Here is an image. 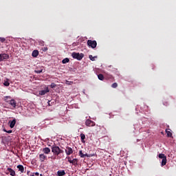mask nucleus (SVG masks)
Listing matches in <instances>:
<instances>
[{
    "mask_svg": "<svg viewBox=\"0 0 176 176\" xmlns=\"http://www.w3.org/2000/svg\"><path fill=\"white\" fill-rule=\"evenodd\" d=\"M80 138H81V142H82V144H85V142H86V141L85 140H86V135L84 133H81Z\"/></svg>",
    "mask_w": 176,
    "mask_h": 176,
    "instance_id": "nucleus-13",
    "label": "nucleus"
},
{
    "mask_svg": "<svg viewBox=\"0 0 176 176\" xmlns=\"http://www.w3.org/2000/svg\"><path fill=\"white\" fill-rule=\"evenodd\" d=\"M7 170L10 173V175L16 176V172L12 168H8Z\"/></svg>",
    "mask_w": 176,
    "mask_h": 176,
    "instance_id": "nucleus-10",
    "label": "nucleus"
},
{
    "mask_svg": "<svg viewBox=\"0 0 176 176\" xmlns=\"http://www.w3.org/2000/svg\"><path fill=\"white\" fill-rule=\"evenodd\" d=\"M78 155H79L80 157H85V154L83 153L82 150L79 151Z\"/></svg>",
    "mask_w": 176,
    "mask_h": 176,
    "instance_id": "nucleus-22",
    "label": "nucleus"
},
{
    "mask_svg": "<svg viewBox=\"0 0 176 176\" xmlns=\"http://www.w3.org/2000/svg\"><path fill=\"white\" fill-rule=\"evenodd\" d=\"M111 87H113V89H116V87H118V84L116 82L113 83Z\"/></svg>",
    "mask_w": 176,
    "mask_h": 176,
    "instance_id": "nucleus-26",
    "label": "nucleus"
},
{
    "mask_svg": "<svg viewBox=\"0 0 176 176\" xmlns=\"http://www.w3.org/2000/svg\"><path fill=\"white\" fill-rule=\"evenodd\" d=\"M49 91H50V89H49V87H46L44 90L39 91L38 94L39 96H45Z\"/></svg>",
    "mask_w": 176,
    "mask_h": 176,
    "instance_id": "nucleus-7",
    "label": "nucleus"
},
{
    "mask_svg": "<svg viewBox=\"0 0 176 176\" xmlns=\"http://www.w3.org/2000/svg\"><path fill=\"white\" fill-rule=\"evenodd\" d=\"M98 78L99 80H104V75L102 74L98 75Z\"/></svg>",
    "mask_w": 176,
    "mask_h": 176,
    "instance_id": "nucleus-20",
    "label": "nucleus"
},
{
    "mask_svg": "<svg viewBox=\"0 0 176 176\" xmlns=\"http://www.w3.org/2000/svg\"><path fill=\"white\" fill-rule=\"evenodd\" d=\"M1 56V61H3V60H8L9 58V55L6 54H0Z\"/></svg>",
    "mask_w": 176,
    "mask_h": 176,
    "instance_id": "nucleus-8",
    "label": "nucleus"
},
{
    "mask_svg": "<svg viewBox=\"0 0 176 176\" xmlns=\"http://www.w3.org/2000/svg\"><path fill=\"white\" fill-rule=\"evenodd\" d=\"M47 47H44L43 52H47Z\"/></svg>",
    "mask_w": 176,
    "mask_h": 176,
    "instance_id": "nucleus-32",
    "label": "nucleus"
},
{
    "mask_svg": "<svg viewBox=\"0 0 176 176\" xmlns=\"http://www.w3.org/2000/svg\"><path fill=\"white\" fill-rule=\"evenodd\" d=\"M65 152L67 156H69V155H72V153H74V150L72 149V148L67 146Z\"/></svg>",
    "mask_w": 176,
    "mask_h": 176,
    "instance_id": "nucleus-5",
    "label": "nucleus"
},
{
    "mask_svg": "<svg viewBox=\"0 0 176 176\" xmlns=\"http://www.w3.org/2000/svg\"><path fill=\"white\" fill-rule=\"evenodd\" d=\"M40 175L42 176V174H41Z\"/></svg>",
    "mask_w": 176,
    "mask_h": 176,
    "instance_id": "nucleus-36",
    "label": "nucleus"
},
{
    "mask_svg": "<svg viewBox=\"0 0 176 176\" xmlns=\"http://www.w3.org/2000/svg\"><path fill=\"white\" fill-rule=\"evenodd\" d=\"M43 69H41V70H35V73L36 74H42Z\"/></svg>",
    "mask_w": 176,
    "mask_h": 176,
    "instance_id": "nucleus-28",
    "label": "nucleus"
},
{
    "mask_svg": "<svg viewBox=\"0 0 176 176\" xmlns=\"http://www.w3.org/2000/svg\"><path fill=\"white\" fill-rule=\"evenodd\" d=\"M33 174L34 175H36V176H38L39 175V173H38V172L34 173Z\"/></svg>",
    "mask_w": 176,
    "mask_h": 176,
    "instance_id": "nucleus-31",
    "label": "nucleus"
},
{
    "mask_svg": "<svg viewBox=\"0 0 176 176\" xmlns=\"http://www.w3.org/2000/svg\"><path fill=\"white\" fill-rule=\"evenodd\" d=\"M43 152L44 153V155H49V153H50L51 150L49 147H45L43 148Z\"/></svg>",
    "mask_w": 176,
    "mask_h": 176,
    "instance_id": "nucleus-9",
    "label": "nucleus"
},
{
    "mask_svg": "<svg viewBox=\"0 0 176 176\" xmlns=\"http://www.w3.org/2000/svg\"><path fill=\"white\" fill-rule=\"evenodd\" d=\"M67 83H69V85H72V82H69V81H67Z\"/></svg>",
    "mask_w": 176,
    "mask_h": 176,
    "instance_id": "nucleus-34",
    "label": "nucleus"
},
{
    "mask_svg": "<svg viewBox=\"0 0 176 176\" xmlns=\"http://www.w3.org/2000/svg\"><path fill=\"white\" fill-rule=\"evenodd\" d=\"M69 163H70L71 164H73V166H78V162H79V160L76 158H74L73 160L71 159V157H67Z\"/></svg>",
    "mask_w": 176,
    "mask_h": 176,
    "instance_id": "nucleus-3",
    "label": "nucleus"
},
{
    "mask_svg": "<svg viewBox=\"0 0 176 176\" xmlns=\"http://www.w3.org/2000/svg\"><path fill=\"white\" fill-rule=\"evenodd\" d=\"M32 57H38L39 56V52L36 50H34L32 53Z\"/></svg>",
    "mask_w": 176,
    "mask_h": 176,
    "instance_id": "nucleus-12",
    "label": "nucleus"
},
{
    "mask_svg": "<svg viewBox=\"0 0 176 176\" xmlns=\"http://www.w3.org/2000/svg\"><path fill=\"white\" fill-rule=\"evenodd\" d=\"M57 174L58 176H64V175H65V170H58L57 172Z\"/></svg>",
    "mask_w": 176,
    "mask_h": 176,
    "instance_id": "nucleus-15",
    "label": "nucleus"
},
{
    "mask_svg": "<svg viewBox=\"0 0 176 176\" xmlns=\"http://www.w3.org/2000/svg\"><path fill=\"white\" fill-rule=\"evenodd\" d=\"M47 104H48V105H49V107H50L52 104H50V100H49L48 102H47Z\"/></svg>",
    "mask_w": 176,
    "mask_h": 176,
    "instance_id": "nucleus-33",
    "label": "nucleus"
},
{
    "mask_svg": "<svg viewBox=\"0 0 176 176\" xmlns=\"http://www.w3.org/2000/svg\"><path fill=\"white\" fill-rule=\"evenodd\" d=\"M93 156H94V154H84V157H93Z\"/></svg>",
    "mask_w": 176,
    "mask_h": 176,
    "instance_id": "nucleus-19",
    "label": "nucleus"
},
{
    "mask_svg": "<svg viewBox=\"0 0 176 176\" xmlns=\"http://www.w3.org/2000/svg\"><path fill=\"white\" fill-rule=\"evenodd\" d=\"M10 105H12V107H13V108H15L16 105V100H14V99H12L10 101Z\"/></svg>",
    "mask_w": 176,
    "mask_h": 176,
    "instance_id": "nucleus-14",
    "label": "nucleus"
},
{
    "mask_svg": "<svg viewBox=\"0 0 176 176\" xmlns=\"http://www.w3.org/2000/svg\"><path fill=\"white\" fill-rule=\"evenodd\" d=\"M89 47L92 49H96L97 47V45H89Z\"/></svg>",
    "mask_w": 176,
    "mask_h": 176,
    "instance_id": "nucleus-27",
    "label": "nucleus"
},
{
    "mask_svg": "<svg viewBox=\"0 0 176 176\" xmlns=\"http://www.w3.org/2000/svg\"><path fill=\"white\" fill-rule=\"evenodd\" d=\"M3 85H4V86H7L8 87V86H9L10 85V83L9 82H8V81H6V82H4Z\"/></svg>",
    "mask_w": 176,
    "mask_h": 176,
    "instance_id": "nucleus-29",
    "label": "nucleus"
},
{
    "mask_svg": "<svg viewBox=\"0 0 176 176\" xmlns=\"http://www.w3.org/2000/svg\"><path fill=\"white\" fill-rule=\"evenodd\" d=\"M167 164V157L162 158V166H166Z\"/></svg>",
    "mask_w": 176,
    "mask_h": 176,
    "instance_id": "nucleus-17",
    "label": "nucleus"
},
{
    "mask_svg": "<svg viewBox=\"0 0 176 176\" xmlns=\"http://www.w3.org/2000/svg\"><path fill=\"white\" fill-rule=\"evenodd\" d=\"M56 86H57V85H56V83H54V82H52L50 85L51 89H54V87H56Z\"/></svg>",
    "mask_w": 176,
    "mask_h": 176,
    "instance_id": "nucleus-25",
    "label": "nucleus"
},
{
    "mask_svg": "<svg viewBox=\"0 0 176 176\" xmlns=\"http://www.w3.org/2000/svg\"><path fill=\"white\" fill-rule=\"evenodd\" d=\"M9 123H10V127L11 129H13V127H14V126L16 125V119H14L13 120L10 121Z\"/></svg>",
    "mask_w": 176,
    "mask_h": 176,
    "instance_id": "nucleus-11",
    "label": "nucleus"
},
{
    "mask_svg": "<svg viewBox=\"0 0 176 176\" xmlns=\"http://www.w3.org/2000/svg\"><path fill=\"white\" fill-rule=\"evenodd\" d=\"M166 133L167 134V137H173V133L170 131L166 130Z\"/></svg>",
    "mask_w": 176,
    "mask_h": 176,
    "instance_id": "nucleus-21",
    "label": "nucleus"
},
{
    "mask_svg": "<svg viewBox=\"0 0 176 176\" xmlns=\"http://www.w3.org/2000/svg\"><path fill=\"white\" fill-rule=\"evenodd\" d=\"M85 124L88 127H93V126H96V122H94V121H92L91 120L88 119L86 120Z\"/></svg>",
    "mask_w": 176,
    "mask_h": 176,
    "instance_id": "nucleus-4",
    "label": "nucleus"
},
{
    "mask_svg": "<svg viewBox=\"0 0 176 176\" xmlns=\"http://www.w3.org/2000/svg\"><path fill=\"white\" fill-rule=\"evenodd\" d=\"M16 167L19 169V171H21V173H24V166L23 165H18Z\"/></svg>",
    "mask_w": 176,
    "mask_h": 176,
    "instance_id": "nucleus-16",
    "label": "nucleus"
},
{
    "mask_svg": "<svg viewBox=\"0 0 176 176\" xmlns=\"http://www.w3.org/2000/svg\"><path fill=\"white\" fill-rule=\"evenodd\" d=\"M38 157H39L40 162L41 163H43V162H45V160H47V156H46V155H45V153L40 154L38 155Z\"/></svg>",
    "mask_w": 176,
    "mask_h": 176,
    "instance_id": "nucleus-6",
    "label": "nucleus"
},
{
    "mask_svg": "<svg viewBox=\"0 0 176 176\" xmlns=\"http://www.w3.org/2000/svg\"><path fill=\"white\" fill-rule=\"evenodd\" d=\"M158 157H160V159H164V157H166V155L163 153H160L159 154Z\"/></svg>",
    "mask_w": 176,
    "mask_h": 176,
    "instance_id": "nucleus-24",
    "label": "nucleus"
},
{
    "mask_svg": "<svg viewBox=\"0 0 176 176\" xmlns=\"http://www.w3.org/2000/svg\"><path fill=\"white\" fill-rule=\"evenodd\" d=\"M3 131H5V133H8V134L12 133V130L6 131L5 129H3Z\"/></svg>",
    "mask_w": 176,
    "mask_h": 176,
    "instance_id": "nucleus-30",
    "label": "nucleus"
},
{
    "mask_svg": "<svg viewBox=\"0 0 176 176\" xmlns=\"http://www.w3.org/2000/svg\"><path fill=\"white\" fill-rule=\"evenodd\" d=\"M51 149H52V153H54V155L55 156V157H51V159L54 160L56 157L58 160H60V159H61V157H60V155H61V153H64V151L60 148V147L56 145H53Z\"/></svg>",
    "mask_w": 176,
    "mask_h": 176,
    "instance_id": "nucleus-1",
    "label": "nucleus"
},
{
    "mask_svg": "<svg viewBox=\"0 0 176 176\" xmlns=\"http://www.w3.org/2000/svg\"><path fill=\"white\" fill-rule=\"evenodd\" d=\"M63 64H67V63H69V58H65L62 60Z\"/></svg>",
    "mask_w": 176,
    "mask_h": 176,
    "instance_id": "nucleus-18",
    "label": "nucleus"
},
{
    "mask_svg": "<svg viewBox=\"0 0 176 176\" xmlns=\"http://www.w3.org/2000/svg\"><path fill=\"white\" fill-rule=\"evenodd\" d=\"M72 57H73V58H76V60H78V61H80V60L85 57V54L82 53L79 54L78 52H73L72 54Z\"/></svg>",
    "mask_w": 176,
    "mask_h": 176,
    "instance_id": "nucleus-2",
    "label": "nucleus"
},
{
    "mask_svg": "<svg viewBox=\"0 0 176 176\" xmlns=\"http://www.w3.org/2000/svg\"><path fill=\"white\" fill-rule=\"evenodd\" d=\"M30 176H35V175H34V173L32 175H31Z\"/></svg>",
    "mask_w": 176,
    "mask_h": 176,
    "instance_id": "nucleus-35",
    "label": "nucleus"
},
{
    "mask_svg": "<svg viewBox=\"0 0 176 176\" xmlns=\"http://www.w3.org/2000/svg\"><path fill=\"white\" fill-rule=\"evenodd\" d=\"M89 60H91V61H94L96 59V58H97V56H93V55H89Z\"/></svg>",
    "mask_w": 176,
    "mask_h": 176,
    "instance_id": "nucleus-23",
    "label": "nucleus"
}]
</instances>
